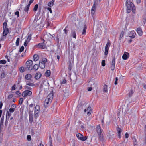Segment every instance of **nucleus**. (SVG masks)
I'll return each instance as SVG.
<instances>
[{"mask_svg": "<svg viewBox=\"0 0 146 146\" xmlns=\"http://www.w3.org/2000/svg\"><path fill=\"white\" fill-rule=\"evenodd\" d=\"M53 98V92H50L46 97L44 104V106L47 108L51 104Z\"/></svg>", "mask_w": 146, "mask_h": 146, "instance_id": "obj_1", "label": "nucleus"}, {"mask_svg": "<svg viewBox=\"0 0 146 146\" xmlns=\"http://www.w3.org/2000/svg\"><path fill=\"white\" fill-rule=\"evenodd\" d=\"M33 61L32 60L27 61L26 63L27 66L25 68V69L31 70L33 69L32 64Z\"/></svg>", "mask_w": 146, "mask_h": 146, "instance_id": "obj_2", "label": "nucleus"}, {"mask_svg": "<svg viewBox=\"0 0 146 146\" xmlns=\"http://www.w3.org/2000/svg\"><path fill=\"white\" fill-rule=\"evenodd\" d=\"M47 62L46 59L44 58L42 59V60L40 61L39 64V66L41 69L44 68L45 66V63Z\"/></svg>", "mask_w": 146, "mask_h": 146, "instance_id": "obj_3", "label": "nucleus"}, {"mask_svg": "<svg viewBox=\"0 0 146 146\" xmlns=\"http://www.w3.org/2000/svg\"><path fill=\"white\" fill-rule=\"evenodd\" d=\"M101 0H99V1L100 2ZM98 5V0H94L93 5L92 7L91 10V14L93 15H94L95 11L96 10V6Z\"/></svg>", "mask_w": 146, "mask_h": 146, "instance_id": "obj_4", "label": "nucleus"}, {"mask_svg": "<svg viewBox=\"0 0 146 146\" xmlns=\"http://www.w3.org/2000/svg\"><path fill=\"white\" fill-rule=\"evenodd\" d=\"M40 107L39 105L36 106L34 111V116L35 117H37L38 116V114L40 112Z\"/></svg>", "mask_w": 146, "mask_h": 146, "instance_id": "obj_5", "label": "nucleus"}, {"mask_svg": "<svg viewBox=\"0 0 146 146\" xmlns=\"http://www.w3.org/2000/svg\"><path fill=\"white\" fill-rule=\"evenodd\" d=\"M76 136L79 139L82 141H85L87 139L86 136H84L82 134L79 133L76 134Z\"/></svg>", "mask_w": 146, "mask_h": 146, "instance_id": "obj_6", "label": "nucleus"}, {"mask_svg": "<svg viewBox=\"0 0 146 146\" xmlns=\"http://www.w3.org/2000/svg\"><path fill=\"white\" fill-rule=\"evenodd\" d=\"M32 94L31 91L29 90H26L22 93V96L24 97H26L27 96H30Z\"/></svg>", "mask_w": 146, "mask_h": 146, "instance_id": "obj_7", "label": "nucleus"}, {"mask_svg": "<svg viewBox=\"0 0 146 146\" xmlns=\"http://www.w3.org/2000/svg\"><path fill=\"white\" fill-rule=\"evenodd\" d=\"M126 5L127 7V10H131V9L134 7V4L131 2H129L128 3V1L127 0L126 2Z\"/></svg>", "mask_w": 146, "mask_h": 146, "instance_id": "obj_8", "label": "nucleus"}, {"mask_svg": "<svg viewBox=\"0 0 146 146\" xmlns=\"http://www.w3.org/2000/svg\"><path fill=\"white\" fill-rule=\"evenodd\" d=\"M115 56L112 59L110 66V68L112 70H114L115 67Z\"/></svg>", "mask_w": 146, "mask_h": 146, "instance_id": "obj_9", "label": "nucleus"}, {"mask_svg": "<svg viewBox=\"0 0 146 146\" xmlns=\"http://www.w3.org/2000/svg\"><path fill=\"white\" fill-rule=\"evenodd\" d=\"M37 47L39 48L42 49H46L47 48L46 44H44L41 43H39L37 45Z\"/></svg>", "mask_w": 146, "mask_h": 146, "instance_id": "obj_10", "label": "nucleus"}, {"mask_svg": "<svg viewBox=\"0 0 146 146\" xmlns=\"http://www.w3.org/2000/svg\"><path fill=\"white\" fill-rule=\"evenodd\" d=\"M34 107H33V104H30L28 108V110L29 111V113H32Z\"/></svg>", "mask_w": 146, "mask_h": 146, "instance_id": "obj_11", "label": "nucleus"}, {"mask_svg": "<svg viewBox=\"0 0 146 146\" xmlns=\"http://www.w3.org/2000/svg\"><path fill=\"white\" fill-rule=\"evenodd\" d=\"M129 53L128 52H125L122 56V58L124 60H127L129 58Z\"/></svg>", "mask_w": 146, "mask_h": 146, "instance_id": "obj_12", "label": "nucleus"}, {"mask_svg": "<svg viewBox=\"0 0 146 146\" xmlns=\"http://www.w3.org/2000/svg\"><path fill=\"white\" fill-rule=\"evenodd\" d=\"M96 129L97 131V132L98 135H100V134H102V131L101 129V127L100 125H98L96 127Z\"/></svg>", "mask_w": 146, "mask_h": 146, "instance_id": "obj_13", "label": "nucleus"}, {"mask_svg": "<svg viewBox=\"0 0 146 146\" xmlns=\"http://www.w3.org/2000/svg\"><path fill=\"white\" fill-rule=\"evenodd\" d=\"M117 130L118 133V136L119 138H120L121 137V132H122V130L121 128L119 127H117Z\"/></svg>", "mask_w": 146, "mask_h": 146, "instance_id": "obj_14", "label": "nucleus"}, {"mask_svg": "<svg viewBox=\"0 0 146 146\" xmlns=\"http://www.w3.org/2000/svg\"><path fill=\"white\" fill-rule=\"evenodd\" d=\"M135 35L136 33L135 31H131L129 33V37L131 38H133L135 37Z\"/></svg>", "mask_w": 146, "mask_h": 146, "instance_id": "obj_15", "label": "nucleus"}, {"mask_svg": "<svg viewBox=\"0 0 146 146\" xmlns=\"http://www.w3.org/2000/svg\"><path fill=\"white\" fill-rule=\"evenodd\" d=\"M42 76V74L40 72L37 73H36L35 76V79L36 80L38 79Z\"/></svg>", "mask_w": 146, "mask_h": 146, "instance_id": "obj_16", "label": "nucleus"}, {"mask_svg": "<svg viewBox=\"0 0 146 146\" xmlns=\"http://www.w3.org/2000/svg\"><path fill=\"white\" fill-rule=\"evenodd\" d=\"M137 31L140 36H141L142 35L143 32L141 28H138L137 29Z\"/></svg>", "mask_w": 146, "mask_h": 146, "instance_id": "obj_17", "label": "nucleus"}, {"mask_svg": "<svg viewBox=\"0 0 146 146\" xmlns=\"http://www.w3.org/2000/svg\"><path fill=\"white\" fill-rule=\"evenodd\" d=\"M32 78L31 75L29 74H26L25 76V79L26 80H30Z\"/></svg>", "mask_w": 146, "mask_h": 146, "instance_id": "obj_18", "label": "nucleus"}, {"mask_svg": "<svg viewBox=\"0 0 146 146\" xmlns=\"http://www.w3.org/2000/svg\"><path fill=\"white\" fill-rule=\"evenodd\" d=\"M33 60L34 61H36L39 59V57L37 54H35L34 55L33 58Z\"/></svg>", "mask_w": 146, "mask_h": 146, "instance_id": "obj_19", "label": "nucleus"}, {"mask_svg": "<svg viewBox=\"0 0 146 146\" xmlns=\"http://www.w3.org/2000/svg\"><path fill=\"white\" fill-rule=\"evenodd\" d=\"M71 35L74 38H76V34L75 31L72 30L71 31Z\"/></svg>", "mask_w": 146, "mask_h": 146, "instance_id": "obj_20", "label": "nucleus"}, {"mask_svg": "<svg viewBox=\"0 0 146 146\" xmlns=\"http://www.w3.org/2000/svg\"><path fill=\"white\" fill-rule=\"evenodd\" d=\"M11 115V113L7 111V113H6V119L7 120L8 119H9Z\"/></svg>", "mask_w": 146, "mask_h": 146, "instance_id": "obj_21", "label": "nucleus"}, {"mask_svg": "<svg viewBox=\"0 0 146 146\" xmlns=\"http://www.w3.org/2000/svg\"><path fill=\"white\" fill-rule=\"evenodd\" d=\"M87 29V26L86 24H84V27L83 30V31L82 33V35H85L86 33V30Z\"/></svg>", "mask_w": 146, "mask_h": 146, "instance_id": "obj_22", "label": "nucleus"}, {"mask_svg": "<svg viewBox=\"0 0 146 146\" xmlns=\"http://www.w3.org/2000/svg\"><path fill=\"white\" fill-rule=\"evenodd\" d=\"M25 81L26 82V85H29L31 86H34V84L33 83H31L29 81Z\"/></svg>", "mask_w": 146, "mask_h": 146, "instance_id": "obj_23", "label": "nucleus"}, {"mask_svg": "<svg viewBox=\"0 0 146 146\" xmlns=\"http://www.w3.org/2000/svg\"><path fill=\"white\" fill-rule=\"evenodd\" d=\"M87 111H88V112H87V114L88 116L90 115L91 113V107L89 106L87 109Z\"/></svg>", "mask_w": 146, "mask_h": 146, "instance_id": "obj_24", "label": "nucleus"}, {"mask_svg": "<svg viewBox=\"0 0 146 146\" xmlns=\"http://www.w3.org/2000/svg\"><path fill=\"white\" fill-rule=\"evenodd\" d=\"M50 71L49 70H47L46 71V72L45 74V76H46L47 77H48L50 75Z\"/></svg>", "mask_w": 146, "mask_h": 146, "instance_id": "obj_25", "label": "nucleus"}, {"mask_svg": "<svg viewBox=\"0 0 146 146\" xmlns=\"http://www.w3.org/2000/svg\"><path fill=\"white\" fill-rule=\"evenodd\" d=\"M4 116H3L1 117V119L0 122V127H1L2 125H3V123L4 122Z\"/></svg>", "mask_w": 146, "mask_h": 146, "instance_id": "obj_26", "label": "nucleus"}, {"mask_svg": "<svg viewBox=\"0 0 146 146\" xmlns=\"http://www.w3.org/2000/svg\"><path fill=\"white\" fill-rule=\"evenodd\" d=\"M98 135H99V139L102 141H103L104 140V139L103 135L101 134L100 135V134Z\"/></svg>", "mask_w": 146, "mask_h": 146, "instance_id": "obj_27", "label": "nucleus"}, {"mask_svg": "<svg viewBox=\"0 0 146 146\" xmlns=\"http://www.w3.org/2000/svg\"><path fill=\"white\" fill-rule=\"evenodd\" d=\"M29 121L31 123L33 121L32 113H29Z\"/></svg>", "mask_w": 146, "mask_h": 146, "instance_id": "obj_28", "label": "nucleus"}, {"mask_svg": "<svg viewBox=\"0 0 146 146\" xmlns=\"http://www.w3.org/2000/svg\"><path fill=\"white\" fill-rule=\"evenodd\" d=\"M110 46V43L109 42H107L106 46H105V49H109Z\"/></svg>", "mask_w": 146, "mask_h": 146, "instance_id": "obj_29", "label": "nucleus"}, {"mask_svg": "<svg viewBox=\"0 0 146 146\" xmlns=\"http://www.w3.org/2000/svg\"><path fill=\"white\" fill-rule=\"evenodd\" d=\"M134 92L132 89H131L128 94V96L129 97H131L134 93Z\"/></svg>", "mask_w": 146, "mask_h": 146, "instance_id": "obj_30", "label": "nucleus"}, {"mask_svg": "<svg viewBox=\"0 0 146 146\" xmlns=\"http://www.w3.org/2000/svg\"><path fill=\"white\" fill-rule=\"evenodd\" d=\"M39 66L37 64H35L33 66V69L35 71H36L38 68Z\"/></svg>", "mask_w": 146, "mask_h": 146, "instance_id": "obj_31", "label": "nucleus"}, {"mask_svg": "<svg viewBox=\"0 0 146 146\" xmlns=\"http://www.w3.org/2000/svg\"><path fill=\"white\" fill-rule=\"evenodd\" d=\"M54 2V0H52V1L49 3L48 5L50 7L52 6L53 5Z\"/></svg>", "mask_w": 146, "mask_h": 146, "instance_id": "obj_32", "label": "nucleus"}, {"mask_svg": "<svg viewBox=\"0 0 146 146\" xmlns=\"http://www.w3.org/2000/svg\"><path fill=\"white\" fill-rule=\"evenodd\" d=\"M103 91L104 92H106L108 91L107 86L106 84H105L104 86Z\"/></svg>", "mask_w": 146, "mask_h": 146, "instance_id": "obj_33", "label": "nucleus"}, {"mask_svg": "<svg viewBox=\"0 0 146 146\" xmlns=\"http://www.w3.org/2000/svg\"><path fill=\"white\" fill-rule=\"evenodd\" d=\"M72 64L70 62V64L68 66V71L69 72H71V69H72Z\"/></svg>", "mask_w": 146, "mask_h": 146, "instance_id": "obj_34", "label": "nucleus"}, {"mask_svg": "<svg viewBox=\"0 0 146 146\" xmlns=\"http://www.w3.org/2000/svg\"><path fill=\"white\" fill-rule=\"evenodd\" d=\"M3 28L4 29H7V25L6 22H5L3 23Z\"/></svg>", "mask_w": 146, "mask_h": 146, "instance_id": "obj_35", "label": "nucleus"}, {"mask_svg": "<svg viewBox=\"0 0 146 146\" xmlns=\"http://www.w3.org/2000/svg\"><path fill=\"white\" fill-rule=\"evenodd\" d=\"M25 69L24 67L22 66L19 68V70L21 72L23 73L25 71Z\"/></svg>", "mask_w": 146, "mask_h": 146, "instance_id": "obj_36", "label": "nucleus"}, {"mask_svg": "<svg viewBox=\"0 0 146 146\" xmlns=\"http://www.w3.org/2000/svg\"><path fill=\"white\" fill-rule=\"evenodd\" d=\"M38 5L37 4H36L33 8V11H37L38 8Z\"/></svg>", "mask_w": 146, "mask_h": 146, "instance_id": "obj_37", "label": "nucleus"}, {"mask_svg": "<svg viewBox=\"0 0 146 146\" xmlns=\"http://www.w3.org/2000/svg\"><path fill=\"white\" fill-rule=\"evenodd\" d=\"M30 6L27 5L24 8V10L25 12H27L29 9Z\"/></svg>", "mask_w": 146, "mask_h": 146, "instance_id": "obj_38", "label": "nucleus"}, {"mask_svg": "<svg viewBox=\"0 0 146 146\" xmlns=\"http://www.w3.org/2000/svg\"><path fill=\"white\" fill-rule=\"evenodd\" d=\"M49 143L50 144V146H52V139L51 136H50L49 137Z\"/></svg>", "mask_w": 146, "mask_h": 146, "instance_id": "obj_39", "label": "nucleus"}, {"mask_svg": "<svg viewBox=\"0 0 146 146\" xmlns=\"http://www.w3.org/2000/svg\"><path fill=\"white\" fill-rule=\"evenodd\" d=\"M20 40V38H18L17 39L16 42V46H18L19 44V42Z\"/></svg>", "mask_w": 146, "mask_h": 146, "instance_id": "obj_40", "label": "nucleus"}, {"mask_svg": "<svg viewBox=\"0 0 146 146\" xmlns=\"http://www.w3.org/2000/svg\"><path fill=\"white\" fill-rule=\"evenodd\" d=\"M9 31L8 28L7 29H4L3 32L5 33L6 34H7L9 33Z\"/></svg>", "mask_w": 146, "mask_h": 146, "instance_id": "obj_41", "label": "nucleus"}, {"mask_svg": "<svg viewBox=\"0 0 146 146\" xmlns=\"http://www.w3.org/2000/svg\"><path fill=\"white\" fill-rule=\"evenodd\" d=\"M15 109H14V108H11L9 109V112L10 113H13L15 111Z\"/></svg>", "mask_w": 146, "mask_h": 146, "instance_id": "obj_42", "label": "nucleus"}, {"mask_svg": "<svg viewBox=\"0 0 146 146\" xmlns=\"http://www.w3.org/2000/svg\"><path fill=\"white\" fill-rule=\"evenodd\" d=\"M6 36H2L1 38L0 41H4L6 39Z\"/></svg>", "mask_w": 146, "mask_h": 146, "instance_id": "obj_43", "label": "nucleus"}, {"mask_svg": "<svg viewBox=\"0 0 146 146\" xmlns=\"http://www.w3.org/2000/svg\"><path fill=\"white\" fill-rule=\"evenodd\" d=\"M6 63V61L4 60H0V64L1 63L3 64H5Z\"/></svg>", "mask_w": 146, "mask_h": 146, "instance_id": "obj_44", "label": "nucleus"}, {"mask_svg": "<svg viewBox=\"0 0 146 146\" xmlns=\"http://www.w3.org/2000/svg\"><path fill=\"white\" fill-rule=\"evenodd\" d=\"M133 144L134 146H136L137 145V141L135 138H134L133 139Z\"/></svg>", "mask_w": 146, "mask_h": 146, "instance_id": "obj_45", "label": "nucleus"}, {"mask_svg": "<svg viewBox=\"0 0 146 146\" xmlns=\"http://www.w3.org/2000/svg\"><path fill=\"white\" fill-rule=\"evenodd\" d=\"M66 82V80L65 79L63 78L62 80L61 81V82L62 84H65Z\"/></svg>", "mask_w": 146, "mask_h": 146, "instance_id": "obj_46", "label": "nucleus"}, {"mask_svg": "<svg viewBox=\"0 0 146 146\" xmlns=\"http://www.w3.org/2000/svg\"><path fill=\"white\" fill-rule=\"evenodd\" d=\"M101 64L102 66H105V60H102V61Z\"/></svg>", "mask_w": 146, "mask_h": 146, "instance_id": "obj_47", "label": "nucleus"}, {"mask_svg": "<svg viewBox=\"0 0 146 146\" xmlns=\"http://www.w3.org/2000/svg\"><path fill=\"white\" fill-rule=\"evenodd\" d=\"M23 101V98H21L19 99V104L21 105L22 104Z\"/></svg>", "mask_w": 146, "mask_h": 146, "instance_id": "obj_48", "label": "nucleus"}, {"mask_svg": "<svg viewBox=\"0 0 146 146\" xmlns=\"http://www.w3.org/2000/svg\"><path fill=\"white\" fill-rule=\"evenodd\" d=\"M27 139L28 141H30L31 140V136L30 135H28L27 136Z\"/></svg>", "mask_w": 146, "mask_h": 146, "instance_id": "obj_49", "label": "nucleus"}, {"mask_svg": "<svg viewBox=\"0 0 146 146\" xmlns=\"http://www.w3.org/2000/svg\"><path fill=\"white\" fill-rule=\"evenodd\" d=\"M123 35H124L123 31H122L120 34V37H119L120 40H121V39L122 38V37H123Z\"/></svg>", "mask_w": 146, "mask_h": 146, "instance_id": "obj_50", "label": "nucleus"}, {"mask_svg": "<svg viewBox=\"0 0 146 146\" xmlns=\"http://www.w3.org/2000/svg\"><path fill=\"white\" fill-rule=\"evenodd\" d=\"M24 47L23 46H22L19 49V52H21L22 51H23L24 50Z\"/></svg>", "mask_w": 146, "mask_h": 146, "instance_id": "obj_51", "label": "nucleus"}, {"mask_svg": "<svg viewBox=\"0 0 146 146\" xmlns=\"http://www.w3.org/2000/svg\"><path fill=\"white\" fill-rule=\"evenodd\" d=\"M109 49H105L104 54L106 56L108 54Z\"/></svg>", "mask_w": 146, "mask_h": 146, "instance_id": "obj_52", "label": "nucleus"}, {"mask_svg": "<svg viewBox=\"0 0 146 146\" xmlns=\"http://www.w3.org/2000/svg\"><path fill=\"white\" fill-rule=\"evenodd\" d=\"M5 76V73L3 72L1 74V78H4Z\"/></svg>", "mask_w": 146, "mask_h": 146, "instance_id": "obj_53", "label": "nucleus"}, {"mask_svg": "<svg viewBox=\"0 0 146 146\" xmlns=\"http://www.w3.org/2000/svg\"><path fill=\"white\" fill-rule=\"evenodd\" d=\"M25 89H27L29 90H31L32 88L29 86L27 85H26L25 86Z\"/></svg>", "mask_w": 146, "mask_h": 146, "instance_id": "obj_54", "label": "nucleus"}, {"mask_svg": "<svg viewBox=\"0 0 146 146\" xmlns=\"http://www.w3.org/2000/svg\"><path fill=\"white\" fill-rule=\"evenodd\" d=\"M131 9H132V11L134 13H135V9L134 6L131 8Z\"/></svg>", "mask_w": 146, "mask_h": 146, "instance_id": "obj_55", "label": "nucleus"}, {"mask_svg": "<svg viewBox=\"0 0 146 146\" xmlns=\"http://www.w3.org/2000/svg\"><path fill=\"white\" fill-rule=\"evenodd\" d=\"M15 93L16 94L19 96H20L21 94V92L19 91H16L15 92Z\"/></svg>", "mask_w": 146, "mask_h": 146, "instance_id": "obj_56", "label": "nucleus"}, {"mask_svg": "<svg viewBox=\"0 0 146 146\" xmlns=\"http://www.w3.org/2000/svg\"><path fill=\"white\" fill-rule=\"evenodd\" d=\"M15 86H16L15 84L12 87L11 90H15Z\"/></svg>", "mask_w": 146, "mask_h": 146, "instance_id": "obj_57", "label": "nucleus"}, {"mask_svg": "<svg viewBox=\"0 0 146 146\" xmlns=\"http://www.w3.org/2000/svg\"><path fill=\"white\" fill-rule=\"evenodd\" d=\"M11 108H14V109L15 110V109L16 108V106L15 104H13L11 106Z\"/></svg>", "mask_w": 146, "mask_h": 146, "instance_id": "obj_58", "label": "nucleus"}, {"mask_svg": "<svg viewBox=\"0 0 146 146\" xmlns=\"http://www.w3.org/2000/svg\"><path fill=\"white\" fill-rule=\"evenodd\" d=\"M13 94H9L8 96V99H10L13 97Z\"/></svg>", "mask_w": 146, "mask_h": 146, "instance_id": "obj_59", "label": "nucleus"}, {"mask_svg": "<svg viewBox=\"0 0 146 146\" xmlns=\"http://www.w3.org/2000/svg\"><path fill=\"white\" fill-rule=\"evenodd\" d=\"M15 15H17V17L19 16V12L18 11H17L15 13Z\"/></svg>", "mask_w": 146, "mask_h": 146, "instance_id": "obj_60", "label": "nucleus"}, {"mask_svg": "<svg viewBox=\"0 0 146 146\" xmlns=\"http://www.w3.org/2000/svg\"><path fill=\"white\" fill-rule=\"evenodd\" d=\"M34 0H30L29 2L28 5L30 6V5L33 2Z\"/></svg>", "mask_w": 146, "mask_h": 146, "instance_id": "obj_61", "label": "nucleus"}, {"mask_svg": "<svg viewBox=\"0 0 146 146\" xmlns=\"http://www.w3.org/2000/svg\"><path fill=\"white\" fill-rule=\"evenodd\" d=\"M41 39L42 40V42H41V43H42V44H46V43H45V40L44 39H43L42 38H41Z\"/></svg>", "mask_w": 146, "mask_h": 146, "instance_id": "obj_62", "label": "nucleus"}, {"mask_svg": "<svg viewBox=\"0 0 146 146\" xmlns=\"http://www.w3.org/2000/svg\"><path fill=\"white\" fill-rule=\"evenodd\" d=\"M118 80V79L116 77L115 78V81L114 83V84L115 85H116L117 84Z\"/></svg>", "mask_w": 146, "mask_h": 146, "instance_id": "obj_63", "label": "nucleus"}, {"mask_svg": "<svg viewBox=\"0 0 146 146\" xmlns=\"http://www.w3.org/2000/svg\"><path fill=\"white\" fill-rule=\"evenodd\" d=\"M143 19H146V12L145 13L143 16Z\"/></svg>", "mask_w": 146, "mask_h": 146, "instance_id": "obj_64", "label": "nucleus"}]
</instances>
